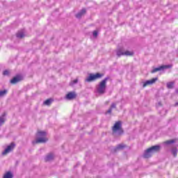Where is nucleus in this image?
Segmentation results:
<instances>
[{
  "mask_svg": "<svg viewBox=\"0 0 178 178\" xmlns=\"http://www.w3.org/2000/svg\"><path fill=\"white\" fill-rule=\"evenodd\" d=\"M111 77L106 76L102 81L99 82V85L96 87L97 92L101 95H104L106 91V81L109 80Z\"/></svg>",
  "mask_w": 178,
  "mask_h": 178,
  "instance_id": "obj_1",
  "label": "nucleus"
},
{
  "mask_svg": "<svg viewBox=\"0 0 178 178\" xmlns=\"http://www.w3.org/2000/svg\"><path fill=\"white\" fill-rule=\"evenodd\" d=\"M104 77V74L97 72L96 74H89V76L85 79L86 83H91L92 81H95L98 79Z\"/></svg>",
  "mask_w": 178,
  "mask_h": 178,
  "instance_id": "obj_2",
  "label": "nucleus"
},
{
  "mask_svg": "<svg viewBox=\"0 0 178 178\" xmlns=\"http://www.w3.org/2000/svg\"><path fill=\"white\" fill-rule=\"evenodd\" d=\"M113 133H118L120 136L123 134L124 131L123 129H122V122L120 121L115 123L113 127Z\"/></svg>",
  "mask_w": 178,
  "mask_h": 178,
  "instance_id": "obj_3",
  "label": "nucleus"
},
{
  "mask_svg": "<svg viewBox=\"0 0 178 178\" xmlns=\"http://www.w3.org/2000/svg\"><path fill=\"white\" fill-rule=\"evenodd\" d=\"M173 65H162L159 67H154L151 71V73H156V72H163V70H166V69H172Z\"/></svg>",
  "mask_w": 178,
  "mask_h": 178,
  "instance_id": "obj_4",
  "label": "nucleus"
},
{
  "mask_svg": "<svg viewBox=\"0 0 178 178\" xmlns=\"http://www.w3.org/2000/svg\"><path fill=\"white\" fill-rule=\"evenodd\" d=\"M15 147H16V144H15L13 142L11 143L2 152V155H6L7 154H9V152L15 149Z\"/></svg>",
  "mask_w": 178,
  "mask_h": 178,
  "instance_id": "obj_5",
  "label": "nucleus"
},
{
  "mask_svg": "<svg viewBox=\"0 0 178 178\" xmlns=\"http://www.w3.org/2000/svg\"><path fill=\"white\" fill-rule=\"evenodd\" d=\"M158 81V77H155L152 79L151 80H147L143 83V87L145 88L147 86H152V84H155Z\"/></svg>",
  "mask_w": 178,
  "mask_h": 178,
  "instance_id": "obj_6",
  "label": "nucleus"
},
{
  "mask_svg": "<svg viewBox=\"0 0 178 178\" xmlns=\"http://www.w3.org/2000/svg\"><path fill=\"white\" fill-rule=\"evenodd\" d=\"M22 80L23 76L17 74L10 80V83L11 84H16L17 83H19V81H22Z\"/></svg>",
  "mask_w": 178,
  "mask_h": 178,
  "instance_id": "obj_7",
  "label": "nucleus"
},
{
  "mask_svg": "<svg viewBox=\"0 0 178 178\" xmlns=\"http://www.w3.org/2000/svg\"><path fill=\"white\" fill-rule=\"evenodd\" d=\"M77 97V95L74 92H70L65 96V99L68 101H72V99H74Z\"/></svg>",
  "mask_w": 178,
  "mask_h": 178,
  "instance_id": "obj_8",
  "label": "nucleus"
},
{
  "mask_svg": "<svg viewBox=\"0 0 178 178\" xmlns=\"http://www.w3.org/2000/svg\"><path fill=\"white\" fill-rule=\"evenodd\" d=\"M149 149H150V152L152 154H155V152H159V151H161V145H154V146H152L151 147H149Z\"/></svg>",
  "mask_w": 178,
  "mask_h": 178,
  "instance_id": "obj_9",
  "label": "nucleus"
},
{
  "mask_svg": "<svg viewBox=\"0 0 178 178\" xmlns=\"http://www.w3.org/2000/svg\"><path fill=\"white\" fill-rule=\"evenodd\" d=\"M47 141H48V139L47 138H38L35 141L33 142V144H42L45 143Z\"/></svg>",
  "mask_w": 178,
  "mask_h": 178,
  "instance_id": "obj_10",
  "label": "nucleus"
},
{
  "mask_svg": "<svg viewBox=\"0 0 178 178\" xmlns=\"http://www.w3.org/2000/svg\"><path fill=\"white\" fill-rule=\"evenodd\" d=\"M55 158V155L54 153H49L44 158L45 162H49L51 161H54V159Z\"/></svg>",
  "mask_w": 178,
  "mask_h": 178,
  "instance_id": "obj_11",
  "label": "nucleus"
},
{
  "mask_svg": "<svg viewBox=\"0 0 178 178\" xmlns=\"http://www.w3.org/2000/svg\"><path fill=\"white\" fill-rule=\"evenodd\" d=\"M152 156V153L151 152V150L149 148L146 149L143 154V158H145L146 159H148V158H151Z\"/></svg>",
  "mask_w": 178,
  "mask_h": 178,
  "instance_id": "obj_12",
  "label": "nucleus"
},
{
  "mask_svg": "<svg viewBox=\"0 0 178 178\" xmlns=\"http://www.w3.org/2000/svg\"><path fill=\"white\" fill-rule=\"evenodd\" d=\"M117 56L118 58H120V56H124V48L120 47L117 49L116 51Z\"/></svg>",
  "mask_w": 178,
  "mask_h": 178,
  "instance_id": "obj_13",
  "label": "nucleus"
},
{
  "mask_svg": "<svg viewBox=\"0 0 178 178\" xmlns=\"http://www.w3.org/2000/svg\"><path fill=\"white\" fill-rule=\"evenodd\" d=\"M87 10L86 8H83L81 11H79L76 15V19H81V17L83 16V15H86Z\"/></svg>",
  "mask_w": 178,
  "mask_h": 178,
  "instance_id": "obj_14",
  "label": "nucleus"
},
{
  "mask_svg": "<svg viewBox=\"0 0 178 178\" xmlns=\"http://www.w3.org/2000/svg\"><path fill=\"white\" fill-rule=\"evenodd\" d=\"M36 137H39V138L47 137V132L44 131H39L36 134Z\"/></svg>",
  "mask_w": 178,
  "mask_h": 178,
  "instance_id": "obj_15",
  "label": "nucleus"
},
{
  "mask_svg": "<svg viewBox=\"0 0 178 178\" xmlns=\"http://www.w3.org/2000/svg\"><path fill=\"white\" fill-rule=\"evenodd\" d=\"M124 148H126V145L123 144H120L113 149V151L114 152H117V151H119V149H124Z\"/></svg>",
  "mask_w": 178,
  "mask_h": 178,
  "instance_id": "obj_16",
  "label": "nucleus"
},
{
  "mask_svg": "<svg viewBox=\"0 0 178 178\" xmlns=\"http://www.w3.org/2000/svg\"><path fill=\"white\" fill-rule=\"evenodd\" d=\"M5 116H6V113H3L2 115L0 117V126H2V124L5 123Z\"/></svg>",
  "mask_w": 178,
  "mask_h": 178,
  "instance_id": "obj_17",
  "label": "nucleus"
},
{
  "mask_svg": "<svg viewBox=\"0 0 178 178\" xmlns=\"http://www.w3.org/2000/svg\"><path fill=\"white\" fill-rule=\"evenodd\" d=\"M3 178H13V173H12V172L10 171H8L3 175Z\"/></svg>",
  "mask_w": 178,
  "mask_h": 178,
  "instance_id": "obj_18",
  "label": "nucleus"
},
{
  "mask_svg": "<svg viewBox=\"0 0 178 178\" xmlns=\"http://www.w3.org/2000/svg\"><path fill=\"white\" fill-rule=\"evenodd\" d=\"M166 86H167V88H168L169 90H172L175 87V82L173 81L168 82Z\"/></svg>",
  "mask_w": 178,
  "mask_h": 178,
  "instance_id": "obj_19",
  "label": "nucleus"
},
{
  "mask_svg": "<svg viewBox=\"0 0 178 178\" xmlns=\"http://www.w3.org/2000/svg\"><path fill=\"white\" fill-rule=\"evenodd\" d=\"M177 147H173L171 149V154L173 155L174 158H176L177 156Z\"/></svg>",
  "mask_w": 178,
  "mask_h": 178,
  "instance_id": "obj_20",
  "label": "nucleus"
},
{
  "mask_svg": "<svg viewBox=\"0 0 178 178\" xmlns=\"http://www.w3.org/2000/svg\"><path fill=\"white\" fill-rule=\"evenodd\" d=\"M133 55H134V52L124 50V56H133Z\"/></svg>",
  "mask_w": 178,
  "mask_h": 178,
  "instance_id": "obj_21",
  "label": "nucleus"
},
{
  "mask_svg": "<svg viewBox=\"0 0 178 178\" xmlns=\"http://www.w3.org/2000/svg\"><path fill=\"white\" fill-rule=\"evenodd\" d=\"M52 101H54L52 99H47L44 102V105L49 106L51 104H52Z\"/></svg>",
  "mask_w": 178,
  "mask_h": 178,
  "instance_id": "obj_22",
  "label": "nucleus"
},
{
  "mask_svg": "<svg viewBox=\"0 0 178 178\" xmlns=\"http://www.w3.org/2000/svg\"><path fill=\"white\" fill-rule=\"evenodd\" d=\"M6 94H8V90H0V97H5V95H6Z\"/></svg>",
  "mask_w": 178,
  "mask_h": 178,
  "instance_id": "obj_23",
  "label": "nucleus"
},
{
  "mask_svg": "<svg viewBox=\"0 0 178 178\" xmlns=\"http://www.w3.org/2000/svg\"><path fill=\"white\" fill-rule=\"evenodd\" d=\"M175 143V140H167L165 142H164V144H165L166 145H170V144H174Z\"/></svg>",
  "mask_w": 178,
  "mask_h": 178,
  "instance_id": "obj_24",
  "label": "nucleus"
},
{
  "mask_svg": "<svg viewBox=\"0 0 178 178\" xmlns=\"http://www.w3.org/2000/svg\"><path fill=\"white\" fill-rule=\"evenodd\" d=\"M23 37H24V33H23V32H19L17 33V38H23Z\"/></svg>",
  "mask_w": 178,
  "mask_h": 178,
  "instance_id": "obj_25",
  "label": "nucleus"
},
{
  "mask_svg": "<svg viewBox=\"0 0 178 178\" xmlns=\"http://www.w3.org/2000/svg\"><path fill=\"white\" fill-rule=\"evenodd\" d=\"M10 72L9 70H6L3 72V76H10Z\"/></svg>",
  "mask_w": 178,
  "mask_h": 178,
  "instance_id": "obj_26",
  "label": "nucleus"
},
{
  "mask_svg": "<svg viewBox=\"0 0 178 178\" xmlns=\"http://www.w3.org/2000/svg\"><path fill=\"white\" fill-rule=\"evenodd\" d=\"M79 83V79H75L74 81H72L70 83V86H73V84H77Z\"/></svg>",
  "mask_w": 178,
  "mask_h": 178,
  "instance_id": "obj_27",
  "label": "nucleus"
},
{
  "mask_svg": "<svg viewBox=\"0 0 178 178\" xmlns=\"http://www.w3.org/2000/svg\"><path fill=\"white\" fill-rule=\"evenodd\" d=\"M110 108H111V109H115V108H116V104L112 103Z\"/></svg>",
  "mask_w": 178,
  "mask_h": 178,
  "instance_id": "obj_28",
  "label": "nucleus"
},
{
  "mask_svg": "<svg viewBox=\"0 0 178 178\" xmlns=\"http://www.w3.org/2000/svg\"><path fill=\"white\" fill-rule=\"evenodd\" d=\"M93 37H98V31H93Z\"/></svg>",
  "mask_w": 178,
  "mask_h": 178,
  "instance_id": "obj_29",
  "label": "nucleus"
},
{
  "mask_svg": "<svg viewBox=\"0 0 178 178\" xmlns=\"http://www.w3.org/2000/svg\"><path fill=\"white\" fill-rule=\"evenodd\" d=\"M106 113H112V108L110 107V108L107 111Z\"/></svg>",
  "mask_w": 178,
  "mask_h": 178,
  "instance_id": "obj_30",
  "label": "nucleus"
},
{
  "mask_svg": "<svg viewBox=\"0 0 178 178\" xmlns=\"http://www.w3.org/2000/svg\"><path fill=\"white\" fill-rule=\"evenodd\" d=\"M175 106H178V102L175 104Z\"/></svg>",
  "mask_w": 178,
  "mask_h": 178,
  "instance_id": "obj_31",
  "label": "nucleus"
},
{
  "mask_svg": "<svg viewBox=\"0 0 178 178\" xmlns=\"http://www.w3.org/2000/svg\"><path fill=\"white\" fill-rule=\"evenodd\" d=\"M175 92H176V94H178V89L175 90Z\"/></svg>",
  "mask_w": 178,
  "mask_h": 178,
  "instance_id": "obj_32",
  "label": "nucleus"
},
{
  "mask_svg": "<svg viewBox=\"0 0 178 178\" xmlns=\"http://www.w3.org/2000/svg\"><path fill=\"white\" fill-rule=\"evenodd\" d=\"M159 105L160 106H162V103L159 102Z\"/></svg>",
  "mask_w": 178,
  "mask_h": 178,
  "instance_id": "obj_33",
  "label": "nucleus"
}]
</instances>
